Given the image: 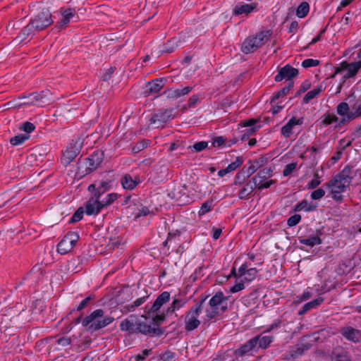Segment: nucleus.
<instances>
[{"mask_svg":"<svg viewBox=\"0 0 361 361\" xmlns=\"http://www.w3.org/2000/svg\"><path fill=\"white\" fill-rule=\"evenodd\" d=\"M319 64V61L313 59H307L302 62V66L305 68L315 67Z\"/></svg>","mask_w":361,"mask_h":361,"instance_id":"nucleus-60","label":"nucleus"},{"mask_svg":"<svg viewBox=\"0 0 361 361\" xmlns=\"http://www.w3.org/2000/svg\"><path fill=\"white\" fill-rule=\"evenodd\" d=\"M173 109H161L157 112L152 114L149 119V125H157L159 127L173 118Z\"/></svg>","mask_w":361,"mask_h":361,"instance_id":"nucleus-10","label":"nucleus"},{"mask_svg":"<svg viewBox=\"0 0 361 361\" xmlns=\"http://www.w3.org/2000/svg\"><path fill=\"white\" fill-rule=\"evenodd\" d=\"M243 161L244 160L242 157H237L234 161L231 162L227 166L226 169L230 173L240 167L243 164Z\"/></svg>","mask_w":361,"mask_h":361,"instance_id":"nucleus-56","label":"nucleus"},{"mask_svg":"<svg viewBox=\"0 0 361 361\" xmlns=\"http://www.w3.org/2000/svg\"><path fill=\"white\" fill-rule=\"evenodd\" d=\"M254 338H257V344L259 347L262 349L267 348L269 345L272 343L274 338L271 336H264L261 335L255 336Z\"/></svg>","mask_w":361,"mask_h":361,"instance_id":"nucleus-37","label":"nucleus"},{"mask_svg":"<svg viewBox=\"0 0 361 361\" xmlns=\"http://www.w3.org/2000/svg\"><path fill=\"white\" fill-rule=\"evenodd\" d=\"M251 175L252 174L247 169V166H244L243 169L236 173L234 179V185L240 186L245 184Z\"/></svg>","mask_w":361,"mask_h":361,"instance_id":"nucleus-27","label":"nucleus"},{"mask_svg":"<svg viewBox=\"0 0 361 361\" xmlns=\"http://www.w3.org/2000/svg\"><path fill=\"white\" fill-rule=\"evenodd\" d=\"M73 247V245L64 236L57 245V252L61 255H66L71 252Z\"/></svg>","mask_w":361,"mask_h":361,"instance_id":"nucleus-32","label":"nucleus"},{"mask_svg":"<svg viewBox=\"0 0 361 361\" xmlns=\"http://www.w3.org/2000/svg\"><path fill=\"white\" fill-rule=\"evenodd\" d=\"M228 309V299L223 292H216L209 300L205 309V315L203 317V324H207L221 316Z\"/></svg>","mask_w":361,"mask_h":361,"instance_id":"nucleus-2","label":"nucleus"},{"mask_svg":"<svg viewBox=\"0 0 361 361\" xmlns=\"http://www.w3.org/2000/svg\"><path fill=\"white\" fill-rule=\"evenodd\" d=\"M35 32H38L37 31V27L30 20V23L20 30L18 35V38L20 39V42H23L27 39L28 37L35 35L36 34Z\"/></svg>","mask_w":361,"mask_h":361,"instance_id":"nucleus-25","label":"nucleus"},{"mask_svg":"<svg viewBox=\"0 0 361 361\" xmlns=\"http://www.w3.org/2000/svg\"><path fill=\"white\" fill-rule=\"evenodd\" d=\"M320 235H321V232L319 231H317L314 234L310 235L308 238L300 236L298 238V240L300 244H303V245H305L310 247H312L314 245H318L322 243Z\"/></svg>","mask_w":361,"mask_h":361,"instance_id":"nucleus-24","label":"nucleus"},{"mask_svg":"<svg viewBox=\"0 0 361 361\" xmlns=\"http://www.w3.org/2000/svg\"><path fill=\"white\" fill-rule=\"evenodd\" d=\"M137 323L134 322V317L123 319L120 324V329L122 331H128L129 334H136V326Z\"/></svg>","mask_w":361,"mask_h":361,"instance_id":"nucleus-26","label":"nucleus"},{"mask_svg":"<svg viewBox=\"0 0 361 361\" xmlns=\"http://www.w3.org/2000/svg\"><path fill=\"white\" fill-rule=\"evenodd\" d=\"M293 87V82L290 81L288 83L286 86H285L283 88H282L280 91H279L277 93L274 94L271 99V103H276V101L286 95L290 89Z\"/></svg>","mask_w":361,"mask_h":361,"instance_id":"nucleus-35","label":"nucleus"},{"mask_svg":"<svg viewBox=\"0 0 361 361\" xmlns=\"http://www.w3.org/2000/svg\"><path fill=\"white\" fill-rule=\"evenodd\" d=\"M242 185L243 187L239 190L238 196L240 200H247L252 195V192L256 188L254 183L252 184L251 181Z\"/></svg>","mask_w":361,"mask_h":361,"instance_id":"nucleus-29","label":"nucleus"},{"mask_svg":"<svg viewBox=\"0 0 361 361\" xmlns=\"http://www.w3.org/2000/svg\"><path fill=\"white\" fill-rule=\"evenodd\" d=\"M149 145V140H142V141L135 143L132 147V152L135 154L138 153L143 150L145 148L147 147Z\"/></svg>","mask_w":361,"mask_h":361,"instance_id":"nucleus-55","label":"nucleus"},{"mask_svg":"<svg viewBox=\"0 0 361 361\" xmlns=\"http://www.w3.org/2000/svg\"><path fill=\"white\" fill-rule=\"evenodd\" d=\"M118 195L117 193L112 192L108 194L106 197L102 201H101L103 208L111 204L115 200L118 199Z\"/></svg>","mask_w":361,"mask_h":361,"instance_id":"nucleus-51","label":"nucleus"},{"mask_svg":"<svg viewBox=\"0 0 361 361\" xmlns=\"http://www.w3.org/2000/svg\"><path fill=\"white\" fill-rule=\"evenodd\" d=\"M324 301V298L322 297H318L317 298L305 303L301 310H299L298 314L302 315L310 310L317 307L319 305H321Z\"/></svg>","mask_w":361,"mask_h":361,"instance_id":"nucleus-30","label":"nucleus"},{"mask_svg":"<svg viewBox=\"0 0 361 361\" xmlns=\"http://www.w3.org/2000/svg\"><path fill=\"white\" fill-rule=\"evenodd\" d=\"M324 90L322 86H319L309 91L303 97V102L308 104L312 99L317 97Z\"/></svg>","mask_w":361,"mask_h":361,"instance_id":"nucleus-38","label":"nucleus"},{"mask_svg":"<svg viewBox=\"0 0 361 361\" xmlns=\"http://www.w3.org/2000/svg\"><path fill=\"white\" fill-rule=\"evenodd\" d=\"M297 168V163L293 162L290 164H287L283 171V176H288L290 175Z\"/></svg>","mask_w":361,"mask_h":361,"instance_id":"nucleus-64","label":"nucleus"},{"mask_svg":"<svg viewBox=\"0 0 361 361\" xmlns=\"http://www.w3.org/2000/svg\"><path fill=\"white\" fill-rule=\"evenodd\" d=\"M353 109H354V111L350 112V118H357L361 117V104L357 105L355 104L352 106Z\"/></svg>","mask_w":361,"mask_h":361,"instance_id":"nucleus-62","label":"nucleus"},{"mask_svg":"<svg viewBox=\"0 0 361 361\" xmlns=\"http://www.w3.org/2000/svg\"><path fill=\"white\" fill-rule=\"evenodd\" d=\"M82 143L83 141L80 137L72 140L61 158V162L64 166L69 165L79 154Z\"/></svg>","mask_w":361,"mask_h":361,"instance_id":"nucleus-6","label":"nucleus"},{"mask_svg":"<svg viewBox=\"0 0 361 361\" xmlns=\"http://www.w3.org/2000/svg\"><path fill=\"white\" fill-rule=\"evenodd\" d=\"M148 296H143L136 299L133 303L126 306L128 311L133 312L139 306L142 305L147 299Z\"/></svg>","mask_w":361,"mask_h":361,"instance_id":"nucleus-50","label":"nucleus"},{"mask_svg":"<svg viewBox=\"0 0 361 361\" xmlns=\"http://www.w3.org/2000/svg\"><path fill=\"white\" fill-rule=\"evenodd\" d=\"M42 93L33 92L30 94L27 97H24L27 99V101L22 103L24 105H36L39 102H40L43 99Z\"/></svg>","mask_w":361,"mask_h":361,"instance_id":"nucleus-36","label":"nucleus"},{"mask_svg":"<svg viewBox=\"0 0 361 361\" xmlns=\"http://www.w3.org/2000/svg\"><path fill=\"white\" fill-rule=\"evenodd\" d=\"M352 170V166L346 165L340 173L326 183V187L331 190L332 198L338 202H343L342 193L349 188L352 182L353 178Z\"/></svg>","mask_w":361,"mask_h":361,"instance_id":"nucleus-1","label":"nucleus"},{"mask_svg":"<svg viewBox=\"0 0 361 361\" xmlns=\"http://www.w3.org/2000/svg\"><path fill=\"white\" fill-rule=\"evenodd\" d=\"M300 220L301 216L300 214H294L288 219L287 224L288 226L293 227L298 224Z\"/></svg>","mask_w":361,"mask_h":361,"instance_id":"nucleus-63","label":"nucleus"},{"mask_svg":"<svg viewBox=\"0 0 361 361\" xmlns=\"http://www.w3.org/2000/svg\"><path fill=\"white\" fill-rule=\"evenodd\" d=\"M170 293L168 291H164L159 294L152 305H146L145 309L148 314H153L159 311L161 307L170 300Z\"/></svg>","mask_w":361,"mask_h":361,"instance_id":"nucleus-13","label":"nucleus"},{"mask_svg":"<svg viewBox=\"0 0 361 361\" xmlns=\"http://www.w3.org/2000/svg\"><path fill=\"white\" fill-rule=\"evenodd\" d=\"M208 147V142L206 141H200L195 142L192 146L190 147L193 149L195 152H200L205 149Z\"/></svg>","mask_w":361,"mask_h":361,"instance_id":"nucleus-61","label":"nucleus"},{"mask_svg":"<svg viewBox=\"0 0 361 361\" xmlns=\"http://www.w3.org/2000/svg\"><path fill=\"white\" fill-rule=\"evenodd\" d=\"M138 333L149 336H159L164 334V331L160 327L153 326L152 324L140 322L136 326V334Z\"/></svg>","mask_w":361,"mask_h":361,"instance_id":"nucleus-11","label":"nucleus"},{"mask_svg":"<svg viewBox=\"0 0 361 361\" xmlns=\"http://www.w3.org/2000/svg\"><path fill=\"white\" fill-rule=\"evenodd\" d=\"M185 305V301L180 298L174 299L170 306L166 309L167 314H172L176 310H180Z\"/></svg>","mask_w":361,"mask_h":361,"instance_id":"nucleus-40","label":"nucleus"},{"mask_svg":"<svg viewBox=\"0 0 361 361\" xmlns=\"http://www.w3.org/2000/svg\"><path fill=\"white\" fill-rule=\"evenodd\" d=\"M103 209L101 201H99V198L93 195L89 200L87 202L85 205V213L89 215H97L98 214L101 210Z\"/></svg>","mask_w":361,"mask_h":361,"instance_id":"nucleus-16","label":"nucleus"},{"mask_svg":"<svg viewBox=\"0 0 361 361\" xmlns=\"http://www.w3.org/2000/svg\"><path fill=\"white\" fill-rule=\"evenodd\" d=\"M349 109V105L348 104V103L344 102L338 104L336 107L337 114L341 116H347L350 113L348 112Z\"/></svg>","mask_w":361,"mask_h":361,"instance_id":"nucleus-53","label":"nucleus"},{"mask_svg":"<svg viewBox=\"0 0 361 361\" xmlns=\"http://www.w3.org/2000/svg\"><path fill=\"white\" fill-rule=\"evenodd\" d=\"M103 315V310L97 309L93 311L90 315L87 316L82 320V325L84 326H88L89 330L94 331L104 328L113 322L114 318L111 317H107L102 319H99V318H102Z\"/></svg>","mask_w":361,"mask_h":361,"instance_id":"nucleus-5","label":"nucleus"},{"mask_svg":"<svg viewBox=\"0 0 361 361\" xmlns=\"http://www.w3.org/2000/svg\"><path fill=\"white\" fill-rule=\"evenodd\" d=\"M303 117H300L299 118H296L295 117H292L288 122L283 126L281 129V133L285 137L288 138L292 134L293 128L297 125H302L303 123Z\"/></svg>","mask_w":361,"mask_h":361,"instance_id":"nucleus-23","label":"nucleus"},{"mask_svg":"<svg viewBox=\"0 0 361 361\" xmlns=\"http://www.w3.org/2000/svg\"><path fill=\"white\" fill-rule=\"evenodd\" d=\"M61 18L56 23V28L58 30H61L66 27L70 23L71 19L75 16V11L74 8H68L66 9H61Z\"/></svg>","mask_w":361,"mask_h":361,"instance_id":"nucleus-18","label":"nucleus"},{"mask_svg":"<svg viewBox=\"0 0 361 361\" xmlns=\"http://www.w3.org/2000/svg\"><path fill=\"white\" fill-rule=\"evenodd\" d=\"M243 273V277L241 278L244 281L251 282L257 276L258 270L256 268L250 267L248 270Z\"/></svg>","mask_w":361,"mask_h":361,"instance_id":"nucleus-44","label":"nucleus"},{"mask_svg":"<svg viewBox=\"0 0 361 361\" xmlns=\"http://www.w3.org/2000/svg\"><path fill=\"white\" fill-rule=\"evenodd\" d=\"M322 123L324 126H329L338 121V118L334 114H326L322 116Z\"/></svg>","mask_w":361,"mask_h":361,"instance_id":"nucleus-52","label":"nucleus"},{"mask_svg":"<svg viewBox=\"0 0 361 361\" xmlns=\"http://www.w3.org/2000/svg\"><path fill=\"white\" fill-rule=\"evenodd\" d=\"M65 238L73 245H75L76 243L80 238L79 234L75 231H69L66 235H65Z\"/></svg>","mask_w":361,"mask_h":361,"instance_id":"nucleus-59","label":"nucleus"},{"mask_svg":"<svg viewBox=\"0 0 361 361\" xmlns=\"http://www.w3.org/2000/svg\"><path fill=\"white\" fill-rule=\"evenodd\" d=\"M257 338H250L234 351V355L236 357L244 356L257 346Z\"/></svg>","mask_w":361,"mask_h":361,"instance_id":"nucleus-21","label":"nucleus"},{"mask_svg":"<svg viewBox=\"0 0 361 361\" xmlns=\"http://www.w3.org/2000/svg\"><path fill=\"white\" fill-rule=\"evenodd\" d=\"M212 146L215 148L226 147V137L214 136L212 138Z\"/></svg>","mask_w":361,"mask_h":361,"instance_id":"nucleus-47","label":"nucleus"},{"mask_svg":"<svg viewBox=\"0 0 361 361\" xmlns=\"http://www.w3.org/2000/svg\"><path fill=\"white\" fill-rule=\"evenodd\" d=\"M272 173L273 170L270 167L264 168L252 178L251 181L254 184H256L257 182H263L271 177Z\"/></svg>","mask_w":361,"mask_h":361,"instance_id":"nucleus-28","label":"nucleus"},{"mask_svg":"<svg viewBox=\"0 0 361 361\" xmlns=\"http://www.w3.org/2000/svg\"><path fill=\"white\" fill-rule=\"evenodd\" d=\"M309 11V4L307 1H302L296 8V16L300 18H303L308 14Z\"/></svg>","mask_w":361,"mask_h":361,"instance_id":"nucleus-42","label":"nucleus"},{"mask_svg":"<svg viewBox=\"0 0 361 361\" xmlns=\"http://www.w3.org/2000/svg\"><path fill=\"white\" fill-rule=\"evenodd\" d=\"M193 87L187 86L183 88H170L167 89L164 91V94L166 96V97L170 99H178L185 95L188 94L192 90Z\"/></svg>","mask_w":361,"mask_h":361,"instance_id":"nucleus-22","label":"nucleus"},{"mask_svg":"<svg viewBox=\"0 0 361 361\" xmlns=\"http://www.w3.org/2000/svg\"><path fill=\"white\" fill-rule=\"evenodd\" d=\"M360 68L355 63H348L347 62H342L339 67H337L334 73L331 76L334 78L338 74H343V79L345 80L355 76Z\"/></svg>","mask_w":361,"mask_h":361,"instance_id":"nucleus-9","label":"nucleus"},{"mask_svg":"<svg viewBox=\"0 0 361 361\" xmlns=\"http://www.w3.org/2000/svg\"><path fill=\"white\" fill-rule=\"evenodd\" d=\"M180 40L178 38L173 37L168 40L164 44L163 51L166 53H172L178 47Z\"/></svg>","mask_w":361,"mask_h":361,"instance_id":"nucleus-39","label":"nucleus"},{"mask_svg":"<svg viewBox=\"0 0 361 361\" xmlns=\"http://www.w3.org/2000/svg\"><path fill=\"white\" fill-rule=\"evenodd\" d=\"M165 80L164 78H159L148 82L144 89L145 95L149 97L159 92L164 85Z\"/></svg>","mask_w":361,"mask_h":361,"instance_id":"nucleus-15","label":"nucleus"},{"mask_svg":"<svg viewBox=\"0 0 361 361\" xmlns=\"http://www.w3.org/2000/svg\"><path fill=\"white\" fill-rule=\"evenodd\" d=\"M276 183V180H264L263 182H257L255 184L256 189L262 190L263 189L269 188L271 185Z\"/></svg>","mask_w":361,"mask_h":361,"instance_id":"nucleus-57","label":"nucleus"},{"mask_svg":"<svg viewBox=\"0 0 361 361\" xmlns=\"http://www.w3.org/2000/svg\"><path fill=\"white\" fill-rule=\"evenodd\" d=\"M30 136L26 134H19L10 139V143L13 145H19L29 139Z\"/></svg>","mask_w":361,"mask_h":361,"instance_id":"nucleus-49","label":"nucleus"},{"mask_svg":"<svg viewBox=\"0 0 361 361\" xmlns=\"http://www.w3.org/2000/svg\"><path fill=\"white\" fill-rule=\"evenodd\" d=\"M54 341L55 343H56L58 345H62V346H67L69 344H71V338L69 337H61V338H59L58 339H56V338L54 337H48V338H46L44 340H42L40 342L41 343H48L49 341Z\"/></svg>","mask_w":361,"mask_h":361,"instance_id":"nucleus-43","label":"nucleus"},{"mask_svg":"<svg viewBox=\"0 0 361 361\" xmlns=\"http://www.w3.org/2000/svg\"><path fill=\"white\" fill-rule=\"evenodd\" d=\"M214 207V201L213 200H207L203 202L201 205V207L198 212V215L200 216L206 214L207 213L212 211Z\"/></svg>","mask_w":361,"mask_h":361,"instance_id":"nucleus-46","label":"nucleus"},{"mask_svg":"<svg viewBox=\"0 0 361 361\" xmlns=\"http://www.w3.org/2000/svg\"><path fill=\"white\" fill-rule=\"evenodd\" d=\"M84 209L82 207H79L75 212L73 214L71 219L69 220V223H76L80 221L83 217Z\"/></svg>","mask_w":361,"mask_h":361,"instance_id":"nucleus-58","label":"nucleus"},{"mask_svg":"<svg viewBox=\"0 0 361 361\" xmlns=\"http://www.w3.org/2000/svg\"><path fill=\"white\" fill-rule=\"evenodd\" d=\"M311 347L312 345L310 343L298 345L295 350H293V353L291 354V356L293 358L298 357V356L301 355L305 350H309Z\"/></svg>","mask_w":361,"mask_h":361,"instance_id":"nucleus-48","label":"nucleus"},{"mask_svg":"<svg viewBox=\"0 0 361 361\" xmlns=\"http://www.w3.org/2000/svg\"><path fill=\"white\" fill-rule=\"evenodd\" d=\"M272 35L271 30H263L246 37L241 44V51L245 54L255 52L267 42Z\"/></svg>","mask_w":361,"mask_h":361,"instance_id":"nucleus-3","label":"nucleus"},{"mask_svg":"<svg viewBox=\"0 0 361 361\" xmlns=\"http://www.w3.org/2000/svg\"><path fill=\"white\" fill-rule=\"evenodd\" d=\"M317 205L313 203H308L306 200H303L301 202L296 204L294 207V211L300 212H311L316 209Z\"/></svg>","mask_w":361,"mask_h":361,"instance_id":"nucleus-31","label":"nucleus"},{"mask_svg":"<svg viewBox=\"0 0 361 361\" xmlns=\"http://www.w3.org/2000/svg\"><path fill=\"white\" fill-rule=\"evenodd\" d=\"M103 159L104 154L101 151H95L88 158L85 159V173H90L97 169Z\"/></svg>","mask_w":361,"mask_h":361,"instance_id":"nucleus-12","label":"nucleus"},{"mask_svg":"<svg viewBox=\"0 0 361 361\" xmlns=\"http://www.w3.org/2000/svg\"><path fill=\"white\" fill-rule=\"evenodd\" d=\"M95 298L94 295H90L89 296L86 297L84 300L81 301V302L77 306L75 310L77 311H81L82 310L87 307Z\"/></svg>","mask_w":361,"mask_h":361,"instance_id":"nucleus-54","label":"nucleus"},{"mask_svg":"<svg viewBox=\"0 0 361 361\" xmlns=\"http://www.w3.org/2000/svg\"><path fill=\"white\" fill-rule=\"evenodd\" d=\"M166 314H168L166 313V310L164 311L161 314H158L157 312H155L149 314V317L152 318L151 323L153 325V326L159 327L161 323H162L164 321Z\"/></svg>","mask_w":361,"mask_h":361,"instance_id":"nucleus-41","label":"nucleus"},{"mask_svg":"<svg viewBox=\"0 0 361 361\" xmlns=\"http://www.w3.org/2000/svg\"><path fill=\"white\" fill-rule=\"evenodd\" d=\"M207 298V295H203L202 294L199 301L185 313L184 323L186 331H194L200 325L201 322L199 320L198 317L203 310L204 302Z\"/></svg>","mask_w":361,"mask_h":361,"instance_id":"nucleus-4","label":"nucleus"},{"mask_svg":"<svg viewBox=\"0 0 361 361\" xmlns=\"http://www.w3.org/2000/svg\"><path fill=\"white\" fill-rule=\"evenodd\" d=\"M257 7L256 3L251 4H237L233 9V15L235 16L245 15L247 16L252 13Z\"/></svg>","mask_w":361,"mask_h":361,"instance_id":"nucleus-20","label":"nucleus"},{"mask_svg":"<svg viewBox=\"0 0 361 361\" xmlns=\"http://www.w3.org/2000/svg\"><path fill=\"white\" fill-rule=\"evenodd\" d=\"M120 183L123 189L133 190L141 183V180L137 176L133 177L130 174L126 173L121 178Z\"/></svg>","mask_w":361,"mask_h":361,"instance_id":"nucleus-17","label":"nucleus"},{"mask_svg":"<svg viewBox=\"0 0 361 361\" xmlns=\"http://www.w3.org/2000/svg\"><path fill=\"white\" fill-rule=\"evenodd\" d=\"M265 161L266 160L264 157H259V159H255L254 161L250 160L249 164H250V166H247V169L252 175L259 168L264 166Z\"/></svg>","mask_w":361,"mask_h":361,"instance_id":"nucleus-34","label":"nucleus"},{"mask_svg":"<svg viewBox=\"0 0 361 361\" xmlns=\"http://www.w3.org/2000/svg\"><path fill=\"white\" fill-rule=\"evenodd\" d=\"M30 20L35 25L37 32L46 29L54 23L51 13L47 8H42Z\"/></svg>","mask_w":361,"mask_h":361,"instance_id":"nucleus-8","label":"nucleus"},{"mask_svg":"<svg viewBox=\"0 0 361 361\" xmlns=\"http://www.w3.org/2000/svg\"><path fill=\"white\" fill-rule=\"evenodd\" d=\"M258 120L252 118L244 121L243 125L245 127H249L250 128L247 130L250 134H252L260 128V125L256 126Z\"/></svg>","mask_w":361,"mask_h":361,"instance_id":"nucleus-45","label":"nucleus"},{"mask_svg":"<svg viewBox=\"0 0 361 361\" xmlns=\"http://www.w3.org/2000/svg\"><path fill=\"white\" fill-rule=\"evenodd\" d=\"M341 335L347 340L357 343L361 340V331L351 326H345L341 329Z\"/></svg>","mask_w":361,"mask_h":361,"instance_id":"nucleus-19","label":"nucleus"},{"mask_svg":"<svg viewBox=\"0 0 361 361\" xmlns=\"http://www.w3.org/2000/svg\"><path fill=\"white\" fill-rule=\"evenodd\" d=\"M111 180H107L100 182L97 186L96 192L94 193V195L100 199V197L106 192L109 191L111 188Z\"/></svg>","mask_w":361,"mask_h":361,"instance_id":"nucleus-33","label":"nucleus"},{"mask_svg":"<svg viewBox=\"0 0 361 361\" xmlns=\"http://www.w3.org/2000/svg\"><path fill=\"white\" fill-rule=\"evenodd\" d=\"M168 196L180 206L186 205L192 202V197L190 196L185 185H178L169 190Z\"/></svg>","mask_w":361,"mask_h":361,"instance_id":"nucleus-7","label":"nucleus"},{"mask_svg":"<svg viewBox=\"0 0 361 361\" xmlns=\"http://www.w3.org/2000/svg\"><path fill=\"white\" fill-rule=\"evenodd\" d=\"M298 74V70L292 67L289 64H286L283 67L279 69L277 75L274 77L276 82H280L283 80H288L290 82L291 79L295 78Z\"/></svg>","mask_w":361,"mask_h":361,"instance_id":"nucleus-14","label":"nucleus"}]
</instances>
